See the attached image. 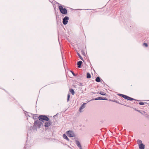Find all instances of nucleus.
<instances>
[{"mask_svg":"<svg viewBox=\"0 0 149 149\" xmlns=\"http://www.w3.org/2000/svg\"><path fill=\"white\" fill-rule=\"evenodd\" d=\"M38 119L39 120L44 122V120L48 121L49 118L45 115H41L39 116Z\"/></svg>","mask_w":149,"mask_h":149,"instance_id":"1","label":"nucleus"},{"mask_svg":"<svg viewBox=\"0 0 149 149\" xmlns=\"http://www.w3.org/2000/svg\"><path fill=\"white\" fill-rule=\"evenodd\" d=\"M58 8L61 13L62 14L66 15L67 13V10L66 9L63 8L62 6H58Z\"/></svg>","mask_w":149,"mask_h":149,"instance_id":"2","label":"nucleus"},{"mask_svg":"<svg viewBox=\"0 0 149 149\" xmlns=\"http://www.w3.org/2000/svg\"><path fill=\"white\" fill-rule=\"evenodd\" d=\"M118 95H119V96L122 97L124 98V99H126L127 100H130V101H132V100H136L135 99H133L132 98H131V97H130L128 96H127L126 95H123V94H119Z\"/></svg>","mask_w":149,"mask_h":149,"instance_id":"3","label":"nucleus"},{"mask_svg":"<svg viewBox=\"0 0 149 149\" xmlns=\"http://www.w3.org/2000/svg\"><path fill=\"white\" fill-rule=\"evenodd\" d=\"M39 120H36L35 121L34 124L35 126H36L38 128H40L41 127V126L42 125V123Z\"/></svg>","mask_w":149,"mask_h":149,"instance_id":"4","label":"nucleus"},{"mask_svg":"<svg viewBox=\"0 0 149 149\" xmlns=\"http://www.w3.org/2000/svg\"><path fill=\"white\" fill-rule=\"evenodd\" d=\"M66 134L67 135L70 137H74L76 136L75 134L72 131H68L67 132Z\"/></svg>","mask_w":149,"mask_h":149,"instance_id":"5","label":"nucleus"},{"mask_svg":"<svg viewBox=\"0 0 149 149\" xmlns=\"http://www.w3.org/2000/svg\"><path fill=\"white\" fill-rule=\"evenodd\" d=\"M69 17L68 16H65L63 19V23L64 25H66L68 22Z\"/></svg>","mask_w":149,"mask_h":149,"instance_id":"6","label":"nucleus"},{"mask_svg":"<svg viewBox=\"0 0 149 149\" xmlns=\"http://www.w3.org/2000/svg\"><path fill=\"white\" fill-rule=\"evenodd\" d=\"M52 124V122L51 121L49 120L48 122H46L45 124V126L46 127H48L49 126L51 125Z\"/></svg>","mask_w":149,"mask_h":149,"instance_id":"7","label":"nucleus"},{"mask_svg":"<svg viewBox=\"0 0 149 149\" xmlns=\"http://www.w3.org/2000/svg\"><path fill=\"white\" fill-rule=\"evenodd\" d=\"M86 104V103H84L82 104L79 108V111L80 112H82L81 110L85 107V105Z\"/></svg>","mask_w":149,"mask_h":149,"instance_id":"8","label":"nucleus"},{"mask_svg":"<svg viewBox=\"0 0 149 149\" xmlns=\"http://www.w3.org/2000/svg\"><path fill=\"white\" fill-rule=\"evenodd\" d=\"M27 128L28 129L27 135H28L29 133H30L31 132L32 130L33 126H31L30 127H28Z\"/></svg>","mask_w":149,"mask_h":149,"instance_id":"9","label":"nucleus"},{"mask_svg":"<svg viewBox=\"0 0 149 149\" xmlns=\"http://www.w3.org/2000/svg\"><path fill=\"white\" fill-rule=\"evenodd\" d=\"M76 143V144L77 145V146L80 149H82V147L81 146V145L80 144V143L79 142L77 141L76 140L75 141Z\"/></svg>","mask_w":149,"mask_h":149,"instance_id":"10","label":"nucleus"},{"mask_svg":"<svg viewBox=\"0 0 149 149\" xmlns=\"http://www.w3.org/2000/svg\"><path fill=\"white\" fill-rule=\"evenodd\" d=\"M139 147L140 149H144L145 146L143 144L141 143L139 145Z\"/></svg>","mask_w":149,"mask_h":149,"instance_id":"11","label":"nucleus"},{"mask_svg":"<svg viewBox=\"0 0 149 149\" xmlns=\"http://www.w3.org/2000/svg\"><path fill=\"white\" fill-rule=\"evenodd\" d=\"M82 63V62L81 61H78L77 63V65H78V67L79 68H81V65Z\"/></svg>","mask_w":149,"mask_h":149,"instance_id":"12","label":"nucleus"},{"mask_svg":"<svg viewBox=\"0 0 149 149\" xmlns=\"http://www.w3.org/2000/svg\"><path fill=\"white\" fill-rule=\"evenodd\" d=\"M37 127L36 126H35L34 125L33 126L32 130L33 132L36 131L37 130Z\"/></svg>","mask_w":149,"mask_h":149,"instance_id":"13","label":"nucleus"},{"mask_svg":"<svg viewBox=\"0 0 149 149\" xmlns=\"http://www.w3.org/2000/svg\"><path fill=\"white\" fill-rule=\"evenodd\" d=\"M63 137L64 139H65L67 141H69V139L68 138V137L65 134H63Z\"/></svg>","mask_w":149,"mask_h":149,"instance_id":"14","label":"nucleus"},{"mask_svg":"<svg viewBox=\"0 0 149 149\" xmlns=\"http://www.w3.org/2000/svg\"><path fill=\"white\" fill-rule=\"evenodd\" d=\"M95 81L97 82H100L101 81L100 78L99 77H97L95 79Z\"/></svg>","mask_w":149,"mask_h":149,"instance_id":"15","label":"nucleus"},{"mask_svg":"<svg viewBox=\"0 0 149 149\" xmlns=\"http://www.w3.org/2000/svg\"><path fill=\"white\" fill-rule=\"evenodd\" d=\"M99 93L100 94V95H104V96L107 95L106 93H105L104 92H103V91H100L99 92Z\"/></svg>","mask_w":149,"mask_h":149,"instance_id":"16","label":"nucleus"},{"mask_svg":"<svg viewBox=\"0 0 149 149\" xmlns=\"http://www.w3.org/2000/svg\"><path fill=\"white\" fill-rule=\"evenodd\" d=\"M91 75L88 72L86 74L87 78L89 79V78H91Z\"/></svg>","mask_w":149,"mask_h":149,"instance_id":"17","label":"nucleus"},{"mask_svg":"<svg viewBox=\"0 0 149 149\" xmlns=\"http://www.w3.org/2000/svg\"><path fill=\"white\" fill-rule=\"evenodd\" d=\"M24 113L25 114L26 116H28L29 117L30 116L31 114L30 113H28L27 111H24Z\"/></svg>","mask_w":149,"mask_h":149,"instance_id":"18","label":"nucleus"},{"mask_svg":"<svg viewBox=\"0 0 149 149\" xmlns=\"http://www.w3.org/2000/svg\"><path fill=\"white\" fill-rule=\"evenodd\" d=\"M70 92L71 93L72 95H74V91L73 89H71L70 90Z\"/></svg>","mask_w":149,"mask_h":149,"instance_id":"19","label":"nucleus"},{"mask_svg":"<svg viewBox=\"0 0 149 149\" xmlns=\"http://www.w3.org/2000/svg\"><path fill=\"white\" fill-rule=\"evenodd\" d=\"M77 55H78V56H79V57L81 60L82 61H84L82 57L81 56V55L80 54H79L77 53Z\"/></svg>","mask_w":149,"mask_h":149,"instance_id":"20","label":"nucleus"},{"mask_svg":"<svg viewBox=\"0 0 149 149\" xmlns=\"http://www.w3.org/2000/svg\"><path fill=\"white\" fill-rule=\"evenodd\" d=\"M137 143L138 144H141L142 143V141L140 140H138L137 141Z\"/></svg>","mask_w":149,"mask_h":149,"instance_id":"21","label":"nucleus"},{"mask_svg":"<svg viewBox=\"0 0 149 149\" xmlns=\"http://www.w3.org/2000/svg\"><path fill=\"white\" fill-rule=\"evenodd\" d=\"M70 96L69 94H68V97H67V102H68L69 100V99L70 98Z\"/></svg>","mask_w":149,"mask_h":149,"instance_id":"22","label":"nucleus"},{"mask_svg":"<svg viewBox=\"0 0 149 149\" xmlns=\"http://www.w3.org/2000/svg\"><path fill=\"white\" fill-rule=\"evenodd\" d=\"M114 102H116V103H117L118 104H122V105H123L126 106H128L127 105H124V104H120V103H119L117 101H116V100H114L113 101Z\"/></svg>","mask_w":149,"mask_h":149,"instance_id":"23","label":"nucleus"},{"mask_svg":"<svg viewBox=\"0 0 149 149\" xmlns=\"http://www.w3.org/2000/svg\"><path fill=\"white\" fill-rule=\"evenodd\" d=\"M101 97H97L96 98V100H101Z\"/></svg>","mask_w":149,"mask_h":149,"instance_id":"24","label":"nucleus"},{"mask_svg":"<svg viewBox=\"0 0 149 149\" xmlns=\"http://www.w3.org/2000/svg\"><path fill=\"white\" fill-rule=\"evenodd\" d=\"M146 102H140L139 103V104L141 105H143L145 104V103Z\"/></svg>","mask_w":149,"mask_h":149,"instance_id":"25","label":"nucleus"},{"mask_svg":"<svg viewBox=\"0 0 149 149\" xmlns=\"http://www.w3.org/2000/svg\"><path fill=\"white\" fill-rule=\"evenodd\" d=\"M107 99L106 97H101V100H107Z\"/></svg>","mask_w":149,"mask_h":149,"instance_id":"26","label":"nucleus"},{"mask_svg":"<svg viewBox=\"0 0 149 149\" xmlns=\"http://www.w3.org/2000/svg\"><path fill=\"white\" fill-rule=\"evenodd\" d=\"M72 73V74L74 75V76H76L77 75L75 74L73 72V71H70Z\"/></svg>","mask_w":149,"mask_h":149,"instance_id":"27","label":"nucleus"},{"mask_svg":"<svg viewBox=\"0 0 149 149\" xmlns=\"http://www.w3.org/2000/svg\"><path fill=\"white\" fill-rule=\"evenodd\" d=\"M143 45L145 46L146 47H148V44L146 43H144Z\"/></svg>","mask_w":149,"mask_h":149,"instance_id":"28","label":"nucleus"},{"mask_svg":"<svg viewBox=\"0 0 149 149\" xmlns=\"http://www.w3.org/2000/svg\"><path fill=\"white\" fill-rule=\"evenodd\" d=\"M96 100V98H93V99H91L90 101H92V100Z\"/></svg>","mask_w":149,"mask_h":149,"instance_id":"29","label":"nucleus"},{"mask_svg":"<svg viewBox=\"0 0 149 149\" xmlns=\"http://www.w3.org/2000/svg\"><path fill=\"white\" fill-rule=\"evenodd\" d=\"M50 2L51 3H52L53 1H54V0H49Z\"/></svg>","mask_w":149,"mask_h":149,"instance_id":"30","label":"nucleus"},{"mask_svg":"<svg viewBox=\"0 0 149 149\" xmlns=\"http://www.w3.org/2000/svg\"><path fill=\"white\" fill-rule=\"evenodd\" d=\"M83 54L84 55H85V53H83Z\"/></svg>","mask_w":149,"mask_h":149,"instance_id":"31","label":"nucleus"},{"mask_svg":"<svg viewBox=\"0 0 149 149\" xmlns=\"http://www.w3.org/2000/svg\"><path fill=\"white\" fill-rule=\"evenodd\" d=\"M26 148V147H25H25H24V148Z\"/></svg>","mask_w":149,"mask_h":149,"instance_id":"32","label":"nucleus"},{"mask_svg":"<svg viewBox=\"0 0 149 149\" xmlns=\"http://www.w3.org/2000/svg\"><path fill=\"white\" fill-rule=\"evenodd\" d=\"M90 101H88V102H89Z\"/></svg>","mask_w":149,"mask_h":149,"instance_id":"33","label":"nucleus"}]
</instances>
